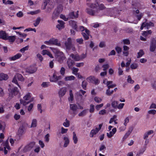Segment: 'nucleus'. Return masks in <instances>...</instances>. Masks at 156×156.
<instances>
[{
    "label": "nucleus",
    "instance_id": "obj_47",
    "mask_svg": "<svg viewBox=\"0 0 156 156\" xmlns=\"http://www.w3.org/2000/svg\"><path fill=\"white\" fill-rule=\"evenodd\" d=\"M94 100L95 102H97L98 103H100L102 99L100 98H99L98 97H96L94 98Z\"/></svg>",
    "mask_w": 156,
    "mask_h": 156
},
{
    "label": "nucleus",
    "instance_id": "obj_54",
    "mask_svg": "<svg viewBox=\"0 0 156 156\" xmlns=\"http://www.w3.org/2000/svg\"><path fill=\"white\" fill-rule=\"evenodd\" d=\"M28 46H26L22 48L21 49L20 51L21 52H22L24 53V51L27 50L28 49Z\"/></svg>",
    "mask_w": 156,
    "mask_h": 156
},
{
    "label": "nucleus",
    "instance_id": "obj_60",
    "mask_svg": "<svg viewBox=\"0 0 156 156\" xmlns=\"http://www.w3.org/2000/svg\"><path fill=\"white\" fill-rule=\"evenodd\" d=\"M123 41L125 44H129L130 43L128 39H124L123 40Z\"/></svg>",
    "mask_w": 156,
    "mask_h": 156
},
{
    "label": "nucleus",
    "instance_id": "obj_21",
    "mask_svg": "<svg viewBox=\"0 0 156 156\" xmlns=\"http://www.w3.org/2000/svg\"><path fill=\"white\" fill-rule=\"evenodd\" d=\"M67 64L68 67L70 68L72 67V66L74 64V62L73 60L70 59H69L67 61Z\"/></svg>",
    "mask_w": 156,
    "mask_h": 156
},
{
    "label": "nucleus",
    "instance_id": "obj_38",
    "mask_svg": "<svg viewBox=\"0 0 156 156\" xmlns=\"http://www.w3.org/2000/svg\"><path fill=\"white\" fill-rule=\"evenodd\" d=\"M87 84V82L85 81H83L82 82V84L81 85L83 89L84 90H86V86Z\"/></svg>",
    "mask_w": 156,
    "mask_h": 156
},
{
    "label": "nucleus",
    "instance_id": "obj_28",
    "mask_svg": "<svg viewBox=\"0 0 156 156\" xmlns=\"http://www.w3.org/2000/svg\"><path fill=\"white\" fill-rule=\"evenodd\" d=\"M64 140H65V143L64 145V147H66L69 143V140L68 138L65 137H64Z\"/></svg>",
    "mask_w": 156,
    "mask_h": 156
},
{
    "label": "nucleus",
    "instance_id": "obj_31",
    "mask_svg": "<svg viewBox=\"0 0 156 156\" xmlns=\"http://www.w3.org/2000/svg\"><path fill=\"white\" fill-rule=\"evenodd\" d=\"M26 72L29 74L35 73L37 71L36 69H26Z\"/></svg>",
    "mask_w": 156,
    "mask_h": 156
},
{
    "label": "nucleus",
    "instance_id": "obj_15",
    "mask_svg": "<svg viewBox=\"0 0 156 156\" xmlns=\"http://www.w3.org/2000/svg\"><path fill=\"white\" fill-rule=\"evenodd\" d=\"M21 56L22 55L21 54L18 53L12 57H9V59L10 61H15L20 58Z\"/></svg>",
    "mask_w": 156,
    "mask_h": 156
},
{
    "label": "nucleus",
    "instance_id": "obj_11",
    "mask_svg": "<svg viewBox=\"0 0 156 156\" xmlns=\"http://www.w3.org/2000/svg\"><path fill=\"white\" fill-rule=\"evenodd\" d=\"M70 56L72 58L76 61H78L80 59L84 58V57H80L79 55L77 54L74 55L73 53L70 54Z\"/></svg>",
    "mask_w": 156,
    "mask_h": 156
},
{
    "label": "nucleus",
    "instance_id": "obj_12",
    "mask_svg": "<svg viewBox=\"0 0 156 156\" xmlns=\"http://www.w3.org/2000/svg\"><path fill=\"white\" fill-rule=\"evenodd\" d=\"M78 12L79 11H77L76 12V14H75L74 12H72L69 14L68 17L69 18L71 19L77 18L79 16Z\"/></svg>",
    "mask_w": 156,
    "mask_h": 156
},
{
    "label": "nucleus",
    "instance_id": "obj_45",
    "mask_svg": "<svg viewBox=\"0 0 156 156\" xmlns=\"http://www.w3.org/2000/svg\"><path fill=\"white\" fill-rule=\"evenodd\" d=\"M86 114V110H84L78 114L79 116H83Z\"/></svg>",
    "mask_w": 156,
    "mask_h": 156
},
{
    "label": "nucleus",
    "instance_id": "obj_62",
    "mask_svg": "<svg viewBox=\"0 0 156 156\" xmlns=\"http://www.w3.org/2000/svg\"><path fill=\"white\" fill-rule=\"evenodd\" d=\"M124 105V103H120L119 105L118 104L117 108L119 109H122L123 108Z\"/></svg>",
    "mask_w": 156,
    "mask_h": 156
},
{
    "label": "nucleus",
    "instance_id": "obj_10",
    "mask_svg": "<svg viewBox=\"0 0 156 156\" xmlns=\"http://www.w3.org/2000/svg\"><path fill=\"white\" fill-rule=\"evenodd\" d=\"M65 45L66 48L67 49H69L72 47V43L71 39L70 38H68L65 43Z\"/></svg>",
    "mask_w": 156,
    "mask_h": 156
},
{
    "label": "nucleus",
    "instance_id": "obj_30",
    "mask_svg": "<svg viewBox=\"0 0 156 156\" xmlns=\"http://www.w3.org/2000/svg\"><path fill=\"white\" fill-rule=\"evenodd\" d=\"M144 54V52L142 49L140 50L137 53V57L138 58H140L142 57Z\"/></svg>",
    "mask_w": 156,
    "mask_h": 156
},
{
    "label": "nucleus",
    "instance_id": "obj_1",
    "mask_svg": "<svg viewBox=\"0 0 156 156\" xmlns=\"http://www.w3.org/2000/svg\"><path fill=\"white\" fill-rule=\"evenodd\" d=\"M24 80V78L22 75L20 74L17 73L14 76L12 82V83L17 85L21 89L20 86V82H23Z\"/></svg>",
    "mask_w": 156,
    "mask_h": 156
},
{
    "label": "nucleus",
    "instance_id": "obj_14",
    "mask_svg": "<svg viewBox=\"0 0 156 156\" xmlns=\"http://www.w3.org/2000/svg\"><path fill=\"white\" fill-rule=\"evenodd\" d=\"M58 23H59L56 26V27L58 30H60L64 28V22L61 20H58Z\"/></svg>",
    "mask_w": 156,
    "mask_h": 156
},
{
    "label": "nucleus",
    "instance_id": "obj_6",
    "mask_svg": "<svg viewBox=\"0 0 156 156\" xmlns=\"http://www.w3.org/2000/svg\"><path fill=\"white\" fill-rule=\"evenodd\" d=\"M35 144V143L34 142H30L24 147L23 150L24 152H26L30 151L34 147Z\"/></svg>",
    "mask_w": 156,
    "mask_h": 156
},
{
    "label": "nucleus",
    "instance_id": "obj_13",
    "mask_svg": "<svg viewBox=\"0 0 156 156\" xmlns=\"http://www.w3.org/2000/svg\"><path fill=\"white\" fill-rule=\"evenodd\" d=\"M50 42L51 43V44H54L58 46H60L61 44L57 39L52 38L50 39Z\"/></svg>",
    "mask_w": 156,
    "mask_h": 156
},
{
    "label": "nucleus",
    "instance_id": "obj_8",
    "mask_svg": "<svg viewBox=\"0 0 156 156\" xmlns=\"http://www.w3.org/2000/svg\"><path fill=\"white\" fill-rule=\"evenodd\" d=\"M156 48V41L153 39L151 42L150 45V51L151 52H154Z\"/></svg>",
    "mask_w": 156,
    "mask_h": 156
},
{
    "label": "nucleus",
    "instance_id": "obj_59",
    "mask_svg": "<svg viewBox=\"0 0 156 156\" xmlns=\"http://www.w3.org/2000/svg\"><path fill=\"white\" fill-rule=\"evenodd\" d=\"M115 50L118 53H121L122 51L121 48L119 47H116L115 48Z\"/></svg>",
    "mask_w": 156,
    "mask_h": 156
},
{
    "label": "nucleus",
    "instance_id": "obj_4",
    "mask_svg": "<svg viewBox=\"0 0 156 156\" xmlns=\"http://www.w3.org/2000/svg\"><path fill=\"white\" fill-rule=\"evenodd\" d=\"M27 125V124L24 122L22 123L17 133L18 135H22L25 133L26 129V126Z\"/></svg>",
    "mask_w": 156,
    "mask_h": 156
},
{
    "label": "nucleus",
    "instance_id": "obj_32",
    "mask_svg": "<svg viewBox=\"0 0 156 156\" xmlns=\"http://www.w3.org/2000/svg\"><path fill=\"white\" fill-rule=\"evenodd\" d=\"M55 9L60 13L63 10V6L61 5H59L58 6L57 8Z\"/></svg>",
    "mask_w": 156,
    "mask_h": 156
},
{
    "label": "nucleus",
    "instance_id": "obj_61",
    "mask_svg": "<svg viewBox=\"0 0 156 156\" xmlns=\"http://www.w3.org/2000/svg\"><path fill=\"white\" fill-rule=\"evenodd\" d=\"M16 15L19 17H21L23 16V14L22 12L20 11L17 13Z\"/></svg>",
    "mask_w": 156,
    "mask_h": 156
},
{
    "label": "nucleus",
    "instance_id": "obj_7",
    "mask_svg": "<svg viewBox=\"0 0 156 156\" xmlns=\"http://www.w3.org/2000/svg\"><path fill=\"white\" fill-rule=\"evenodd\" d=\"M87 79L89 80L90 82L94 83L95 85L98 84L100 82L98 79L96 78L94 76H90L87 77Z\"/></svg>",
    "mask_w": 156,
    "mask_h": 156
},
{
    "label": "nucleus",
    "instance_id": "obj_26",
    "mask_svg": "<svg viewBox=\"0 0 156 156\" xmlns=\"http://www.w3.org/2000/svg\"><path fill=\"white\" fill-rule=\"evenodd\" d=\"M37 121L36 119H33L32 120L30 128L35 127L37 126Z\"/></svg>",
    "mask_w": 156,
    "mask_h": 156
},
{
    "label": "nucleus",
    "instance_id": "obj_63",
    "mask_svg": "<svg viewBox=\"0 0 156 156\" xmlns=\"http://www.w3.org/2000/svg\"><path fill=\"white\" fill-rule=\"evenodd\" d=\"M103 105V104H100V105H97L96 106V108L97 110H98L101 107H102Z\"/></svg>",
    "mask_w": 156,
    "mask_h": 156
},
{
    "label": "nucleus",
    "instance_id": "obj_5",
    "mask_svg": "<svg viewBox=\"0 0 156 156\" xmlns=\"http://www.w3.org/2000/svg\"><path fill=\"white\" fill-rule=\"evenodd\" d=\"M86 12L89 15L92 16H94L97 15L99 12V10L98 9H96L87 8L86 9Z\"/></svg>",
    "mask_w": 156,
    "mask_h": 156
},
{
    "label": "nucleus",
    "instance_id": "obj_58",
    "mask_svg": "<svg viewBox=\"0 0 156 156\" xmlns=\"http://www.w3.org/2000/svg\"><path fill=\"white\" fill-rule=\"evenodd\" d=\"M151 86L153 88L156 90V80L151 84Z\"/></svg>",
    "mask_w": 156,
    "mask_h": 156
},
{
    "label": "nucleus",
    "instance_id": "obj_22",
    "mask_svg": "<svg viewBox=\"0 0 156 156\" xmlns=\"http://www.w3.org/2000/svg\"><path fill=\"white\" fill-rule=\"evenodd\" d=\"M8 78V76L7 75L1 73L0 74V80H6Z\"/></svg>",
    "mask_w": 156,
    "mask_h": 156
},
{
    "label": "nucleus",
    "instance_id": "obj_29",
    "mask_svg": "<svg viewBox=\"0 0 156 156\" xmlns=\"http://www.w3.org/2000/svg\"><path fill=\"white\" fill-rule=\"evenodd\" d=\"M25 100L22 99H20V103L21 104H22L23 106H26L30 103V101H26Z\"/></svg>",
    "mask_w": 156,
    "mask_h": 156
},
{
    "label": "nucleus",
    "instance_id": "obj_57",
    "mask_svg": "<svg viewBox=\"0 0 156 156\" xmlns=\"http://www.w3.org/2000/svg\"><path fill=\"white\" fill-rule=\"evenodd\" d=\"M148 113L149 114L154 115L156 113V111L155 110H151L148 111Z\"/></svg>",
    "mask_w": 156,
    "mask_h": 156
},
{
    "label": "nucleus",
    "instance_id": "obj_23",
    "mask_svg": "<svg viewBox=\"0 0 156 156\" xmlns=\"http://www.w3.org/2000/svg\"><path fill=\"white\" fill-rule=\"evenodd\" d=\"M98 132V130L96 128L92 130L90 133V137H93L94 135L96 134Z\"/></svg>",
    "mask_w": 156,
    "mask_h": 156
},
{
    "label": "nucleus",
    "instance_id": "obj_35",
    "mask_svg": "<svg viewBox=\"0 0 156 156\" xmlns=\"http://www.w3.org/2000/svg\"><path fill=\"white\" fill-rule=\"evenodd\" d=\"M73 141L74 143L75 144L77 143L78 141V139L77 136H76V134L75 132H73Z\"/></svg>",
    "mask_w": 156,
    "mask_h": 156
},
{
    "label": "nucleus",
    "instance_id": "obj_40",
    "mask_svg": "<svg viewBox=\"0 0 156 156\" xmlns=\"http://www.w3.org/2000/svg\"><path fill=\"white\" fill-rule=\"evenodd\" d=\"M71 23L73 27L75 30H77V25L76 22L75 21H72Z\"/></svg>",
    "mask_w": 156,
    "mask_h": 156
},
{
    "label": "nucleus",
    "instance_id": "obj_16",
    "mask_svg": "<svg viewBox=\"0 0 156 156\" xmlns=\"http://www.w3.org/2000/svg\"><path fill=\"white\" fill-rule=\"evenodd\" d=\"M66 90V88L64 87L60 89L58 92L59 95L60 97L63 96L65 94Z\"/></svg>",
    "mask_w": 156,
    "mask_h": 156
},
{
    "label": "nucleus",
    "instance_id": "obj_41",
    "mask_svg": "<svg viewBox=\"0 0 156 156\" xmlns=\"http://www.w3.org/2000/svg\"><path fill=\"white\" fill-rule=\"evenodd\" d=\"M98 6L99 7V9H98L99 10V11L102 10L105 8V7L103 4L98 5Z\"/></svg>",
    "mask_w": 156,
    "mask_h": 156
},
{
    "label": "nucleus",
    "instance_id": "obj_50",
    "mask_svg": "<svg viewBox=\"0 0 156 156\" xmlns=\"http://www.w3.org/2000/svg\"><path fill=\"white\" fill-rule=\"evenodd\" d=\"M50 2V0H44V9L45 8L46 6L47 5V4L48 3Z\"/></svg>",
    "mask_w": 156,
    "mask_h": 156
},
{
    "label": "nucleus",
    "instance_id": "obj_49",
    "mask_svg": "<svg viewBox=\"0 0 156 156\" xmlns=\"http://www.w3.org/2000/svg\"><path fill=\"white\" fill-rule=\"evenodd\" d=\"M66 122H64L63 123L64 126L66 127H68L69 126V121L67 120V119L66 120Z\"/></svg>",
    "mask_w": 156,
    "mask_h": 156
},
{
    "label": "nucleus",
    "instance_id": "obj_37",
    "mask_svg": "<svg viewBox=\"0 0 156 156\" xmlns=\"http://www.w3.org/2000/svg\"><path fill=\"white\" fill-rule=\"evenodd\" d=\"M113 90H110V89H108L106 91V94L108 96L111 95L113 92Z\"/></svg>",
    "mask_w": 156,
    "mask_h": 156
},
{
    "label": "nucleus",
    "instance_id": "obj_64",
    "mask_svg": "<svg viewBox=\"0 0 156 156\" xmlns=\"http://www.w3.org/2000/svg\"><path fill=\"white\" fill-rule=\"evenodd\" d=\"M156 108V105L154 103H152L150 107V109Z\"/></svg>",
    "mask_w": 156,
    "mask_h": 156
},
{
    "label": "nucleus",
    "instance_id": "obj_44",
    "mask_svg": "<svg viewBox=\"0 0 156 156\" xmlns=\"http://www.w3.org/2000/svg\"><path fill=\"white\" fill-rule=\"evenodd\" d=\"M77 98L78 99L80 98L82 99L83 98L82 95L80 93V92H77L76 94Z\"/></svg>",
    "mask_w": 156,
    "mask_h": 156
},
{
    "label": "nucleus",
    "instance_id": "obj_18",
    "mask_svg": "<svg viewBox=\"0 0 156 156\" xmlns=\"http://www.w3.org/2000/svg\"><path fill=\"white\" fill-rule=\"evenodd\" d=\"M7 37V34L5 31L2 30L0 31V38H1L4 40H6Z\"/></svg>",
    "mask_w": 156,
    "mask_h": 156
},
{
    "label": "nucleus",
    "instance_id": "obj_51",
    "mask_svg": "<svg viewBox=\"0 0 156 156\" xmlns=\"http://www.w3.org/2000/svg\"><path fill=\"white\" fill-rule=\"evenodd\" d=\"M49 134H47L45 136V140L47 142H48L49 140Z\"/></svg>",
    "mask_w": 156,
    "mask_h": 156
},
{
    "label": "nucleus",
    "instance_id": "obj_48",
    "mask_svg": "<svg viewBox=\"0 0 156 156\" xmlns=\"http://www.w3.org/2000/svg\"><path fill=\"white\" fill-rule=\"evenodd\" d=\"M127 81L131 83H133L134 82V80H133L130 76H128Z\"/></svg>",
    "mask_w": 156,
    "mask_h": 156
},
{
    "label": "nucleus",
    "instance_id": "obj_9",
    "mask_svg": "<svg viewBox=\"0 0 156 156\" xmlns=\"http://www.w3.org/2000/svg\"><path fill=\"white\" fill-rule=\"evenodd\" d=\"M9 90L10 92L9 96H11V98L13 97V96H15L17 95L19 92V90H18V88L16 87H14L11 91H10L9 89Z\"/></svg>",
    "mask_w": 156,
    "mask_h": 156
},
{
    "label": "nucleus",
    "instance_id": "obj_39",
    "mask_svg": "<svg viewBox=\"0 0 156 156\" xmlns=\"http://www.w3.org/2000/svg\"><path fill=\"white\" fill-rule=\"evenodd\" d=\"M145 23V24L146 26V27H147V29L148 28V27H150V26H154V24L151 22H150L149 23H146L144 22Z\"/></svg>",
    "mask_w": 156,
    "mask_h": 156
},
{
    "label": "nucleus",
    "instance_id": "obj_27",
    "mask_svg": "<svg viewBox=\"0 0 156 156\" xmlns=\"http://www.w3.org/2000/svg\"><path fill=\"white\" fill-rule=\"evenodd\" d=\"M119 102L117 101H114L112 102L111 105L112 107L114 108H117Z\"/></svg>",
    "mask_w": 156,
    "mask_h": 156
},
{
    "label": "nucleus",
    "instance_id": "obj_42",
    "mask_svg": "<svg viewBox=\"0 0 156 156\" xmlns=\"http://www.w3.org/2000/svg\"><path fill=\"white\" fill-rule=\"evenodd\" d=\"M82 34L85 39L88 40L89 39L90 35L86 34L85 32H82Z\"/></svg>",
    "mask_w": 156,
    "mask_h": 156
},
{
    "label": "nucleus",
    "instance_id": "obj_56",
    "mask_svg": "<svg viewBox=\"0 0 156 156\" xmlns=\"http://www.w3.org/2000/svg\"><path fill=\"white\" fill-rule=\"evenodd\" d=\"M94 111V105H93L91 104L90 105V112L92 113Z\"/></svg>",
    "mask_w": 156,
    "mask_h": 156
},
{
    "label": "nucleus",
    "instance_id": "obj_43",
    "mask_svg": "<svg viewBox=\"0 0 156 156\" xmlns=\"http://www.w3.org/2000/svg\"><path fill=\"white\" fill-rule=\"evenodd\" d=\"M40 12V10H37L33 11H31L28 13L29 14H30L32 15L37 14Z\"/></svg>",
    "mask_w": 156,
    "mask_h": 156
},
{
    "label": "nucleus",
    "instance_id": "obj_25",
    "mask_svg": "<svg viewBox=\"0 0 156 156\" xmlns=\"http://www.w3.org/2000/svg\"><path fill=\"white\" fill-rule=\"evenodd\" d=\"M87 5L91 9H94L97 7V5L95 3H87Z\"/></svg>",
    "mask_w": 156,
    "mask_h": 156
},
{
    "label": "nucleus",
    "instance_id": "obj_46",
    "mask_svg": "<svg viewBox=\"0 0 156 156\" xmlns=\"http://www.w3.org/2000/svg\"><path fill=\"white\" fill-rule=\"evenodd\" d=\"M49 85V83L48 82H43L41 84L42 86L44 87H47Z\"/></svg>",
    "mask_w": 156,
    "mask_h": 156
},
{
    "label": "nucleus",
    "instance_id": "obj_17",
    "mask_svg": "<svg viewBox=\"0 0 156 156\" xmlns=\"http://www.w3.org/2000/svg\"><path fill=\"white\" fill-rule=\"evenodd\" d=\"M116 129L114 128L112 129V131H110L109 133H107V136L109 138H111L116 133Z\"/></svg>",
    "mask_w": 156,
    "mask_h": 156
},
{
    "label": "nucleus",
    "instance_id": "obj_3",
    "mask_svg": "<svg viewBox=\"0 0 156 156\" xmlns=\"http://www.w3.org/2000/svg\"><path fill=\"white\" fill-rule=\"evenodd\" d=\"M70 114L74 117L77 113V110L78 109L77 105L75 104H71L70 105Z\"/></svg>",
    "mask_w": 156,
    "mask_h": 156
},
{
    "label": "nucleus",
    "instance_id": "obj_55",
    "mask_svg": "<svg viewBox=\"0 0 156 156\" xmlns=\"http://www.w3.org/2000/svg\"><path fill=\"white\" fill-rule=\"evenodd\" d=\"M117 116L116 115H114L113 116V117L111 118L109 121V123H112L113 122H114V120H115V119L116 118Z\"/></svg>",
    "mask_w": 156,
    "mask_h": 156
},
{
    "label": "nucleus",
    "instance_id": "obj_53",
    "mask_svg": "<svg viewBox=\"0 0 156 156\" xmlns=\"http://www.w3.org/2000/svg\"><path fill=\"white\" fill-rule=\"evenodd\" d=\"M76 41L77 42L80 44H83V40L82 38L77 39L76 40Z\"/></svg>",
    "mask_w": 156,
    "mask_h": 156
},
{
    "label": "nucleus",
    "instance_id": "obj_2",
    "mask_svg": "<svg viewBox=\"0 0 156 156\" xmlns=\"http://www.w3.org/2000/svg\"><path fill=\"white\" fill-rule=\"evenodd\" d=\"M53 52L57 55L56 59L60 63L62 62L65 59V57L62 52L60 51L58 49L53 48Z\"/></svg>",
    "mask_w": 156,
    "mask_h": 156
},
{
    "label": "nucleus",
    "instance_id": "obj_20",
    "mask_svg": "<svg viewBox=\"0 0 156 156\" xmlns=\"http://www.w3.org/2000/svg\"><path fill=\"white\" fill-rule=\"evenodd\" d=\"M60 13L55 9V10L52 15V19H55L58 17Z\"/></svg>",
    "mask_w": 156,
    "mask_h": 156
},
{
    "label": "nucleus",
    "instance_id": "obj_19",
    "mask_svg": "<svg viewBox=\"0 0 156 156\" xmlns=\"http://www.w3.org/2000/svg\"><path fill=\"white\" fill-rule=\"evenodd\" d=\"M133 129V127L131 126L129 127V129L128 131L126 133L123 137V138L124 139H126L132 132Z\"/></svg>",
    "mask_w": 156,
    "mask_h": 156
},
{
    "label": "nucleus",
    "instance_id": "obj_36",
    "mask_svg": "<svg viewBox=\"0 0 156 156\" xmlns=\"http://www.w3.org/2000/svg\"><path fill=\"white\" fill-rule=\"evenodd\" d=\"M31 96L30 93H28L26 94L23 98V100L27 101L30 98Z\"/></svg>",
    "mask_w": 156,
    "mask_h": 156
},
{
    "label": "nucleus",
    "instance_id": "obj_24",
    "mask_svg": "<svg viewBox=\"0 0 156 156\" xmlns=\"http://www.w3.org/2000/svg\"><path fill=\"white\" fill-rule=\"evenodd\" d=\"M15 39L16 36H9L6 38V40H9L10 42H13Z\"/></svg>",
    "mask_w": 156,
    "mask_h": 156
},
{
    "label": "nucleus",
    "instance_id": "obj_34",
    "mask_svg": "<svg viewBox=\"0 0 156 156\" xmlns=\"http://www.w3.org/2000/svg\"><path fill=\"white\" fill-rule=\"evenodd\" d=\"M41 20V18L40 17H38L36 19L35 22L34 23L35 27H37L40 23Z\"/></svg>",
    "mask_w": 156,
    "mask_h": 156
},
{
    "label": "nucleus",
    "instance_id": "obj_52",
    "mask_svg": "<svg viewBox=\"0 0 156 156\" xmlns=\"http://www.w3.org/2000/svg\"><path fill=\"white\" fill-rule=\"evenodd\" d=\"M70 99L71 101H72L73 99V96L72 94V90H70L69 91Z\"/></svg>",
    "mask_w": 156,
    "mask_h": 156
},
{
    "label": "nucleus",
    "instance_id": "obj_33",
    "mask_svg": "<svg viewBox=\"0 0 156 156\" xmlns=\"http://www.w3.org/2000/svg\"><path fill=\"white\" fill-rule=\"evenodd\" d=\"M75 79V77L74 76H71L66 77L65 78V81H67L68 80H74Z\"/></svg>",
    "mask_w": 156,
    "mask_h": 156
}]
</instances>
